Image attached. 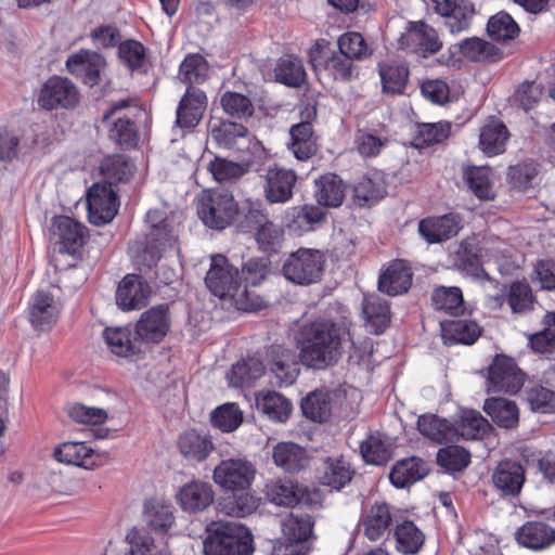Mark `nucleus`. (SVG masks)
I'll return each mask as SVG.
<instances>
[{
  "label": "nucleus",
  "mask_w": 555,
  "mask_h": 555,
  "mask_svg": "<svg viewBox=\"0 0 555 555\" xmlns=\"http://www.w3.org/2000/svg\"><path fill=\"white\" fill-rule=\"evenodd\" d=\"M489 428V422L474 410L463 411L459 418L452 423L454 441L481 439Z\"/></svg>",
  "instance_id": "27"
},
{
  "label": "nucleus",
  "mask_w": 555,
  "mask_h": 555,
  "mask_svg": "<svg viewBox=\"0 0 555 555\" xmlns=\"http://www.w3.org/2000/svg\"><path fill=\"white\" fill-rule=\"evenodd\" d=\"M391 522L390 506L386 503H376L362 519L363 533L369 540L377 541L387 532Z\"/></svg>",
  "instance_id": "31"
},
{
  "label": "nucleus",
  "mask_w": 555,
  "mask_h": 555,
  "mask_svg": "<svg viewBox=\"0 0 555 555\" xmlns=\"http://www.w3.org/2000/svg\"><path fill=\"white\" fill-rule=\"evenodd\" d=\"M258 411L273 422L285 423L293 410L292 402L276 391H260L256 395Z\"/></svg>",
  "instance_id": "28"
},
{
  "label": "nucleus",
  "mask_w": 555,
  "mask_h": 555,
  "mask_svg": "<svg viewBox=\"0 0 555 555\" xmlns=\"http://www.w3.org/2000/svg\"><path fill=\"white\" fill-rule=\"evenodd\" d=\"M266 495L275 505L293 507L304 495L302 490L291 479L272 480L266 485Z\"/></svg>",
  "instance_id": "36"
},
{
  "label": "nucleus",
  "mask_w": 555,
  "mask_h": 555,
  "mask_svg": "<svg viewBox=\"0 0 555 555\" xmlns=\"http://www.w3.org/2000/svg\"><path fill=\"white\" fill-rule=\"evenodd\" d=\"M442 338L446 343L470 345L480 335L479 325L468 319H451L440 322Z\"/></svg>",
  "instance_id": "30"
},
{
  "label": "nucleus",
  "mask_w": 555,
  "mask_h": 555,
  "mask_svg": "<svg viewBox=\"0 0 555 555\" xmlns=\"http://www.w3.org/2000/svg\"><path fill=\"white\" fill-rule=\"evenodd\" d=\"M134 165L125 155H111L100 165V173L107 186L128 182L134 173Z\"/></svg>",
  "instance_id": "34"
},
{
  "label": "nucleus",
  "mask_w": 555,
  "mask_h": 555,
  "mask_svg": "<svg viewBox=\"0 0 555 555\" xmlns=\"http://www.w3.org/2000/svg\"><path fill=\"white\" fill-rule=\"evenodd\" d=\"M54 457L62 463L93 469L103 465L108 455L106 452H96L85 442L67 441L55 448Z\"/></svg>",
  "instance_id": "13"
},
{
  "label": "nucleus",
  "mask_w": 555,
  "mask_h": 555,
  "mask_svg": "<svg viewBox=\"0 0 555 555\" xmlns=\"http://www.w3.org/2000/svg\"><path fill=\"white\" fill-rule=\"evenodd\" d=\"M207 107L206 94L189 87L177 108L176 124L180 128H194L198 125Z\"/></svg>",
  "instance_id": "19"
},
{
  "label": "nucleus",
  "mask_w": 555,
  "mask_h": 555,
  "mask_svg": "<svg viewBox=\"0 0 555 555\" xmlns=\"http://www.w3.org/2000/svg\"><path fill=\"white\" fill-rule=\"evenodd\" d=\"M210 420L215 427L230 433L242 424L243 414L235 403H227L212 411Z\"/></svg>",
  "instance_id": "63"
},
{
  "label": "nucleus",
  "mask_w": 555,
  "mask_h": 555,
  "mask_svg": "<svg viewBox=\"0 0 555 555\" xmlns=\"http://www.w3.org/2000/svg\"><path fill=\"white\" fill-rule=\"evenodd\" d=\"M178 448L186 460L202 462L214 450V444L208 435L189 430L179 437Z\"/></svg>",
  "instance_id": "32"
},
{
  "label": "nucleus",
  "mask_w": 555,
  "mask_h": 555,
  "mask_svg": "<svg viewBox=\"0 0 555 555\" xmlns=\"http://www.w3.org/2000/svg\"><path fill=\"white\" fill-rule=\"evenodd\" d=\"M144 517L152 530L162 533L167 532L175 522L172 506L157 500L145 503Z\"/></svg>",
  "instance_id": "48"
},
{
  "label": "nucleus",
  "mask_w": 555,
  "mask_h": 555,
  "mask_svg": "<svg viewBox=\"0 0 555 555\" xmlns=\"http://www.w3.org/2000/svg\"><path fill=\"white\" fill-rule=\"evenodd\" d=\"M492 482L495 489L504 496H516L525 483L524 466L511 460L500 462L492 473Z\"/></svg>",
  "instance_id": "18"
},
{
  "label": "nucleus",
  "mask_w": 555,
  "mask_h": 555,
  "mask_svg": "<svg viewBox=\"0 0 555 555\" xmlns=\"http://www.w3.org/2000/svg\"><path fill=\"white\" fill-rule=\"evenodd\" d=\"M258 508V499L250 493L231 494L222 498L217 505L220 514L230 517H246Z\"/></svg>",
  "instance_id": "44"
},
{
  "label": "nucleus",
  "mask_w": 555,
  "mask_h": 555,
  "mask_svg": "<svg viewBox=\"0 0 555 555\" xmlns=\"http://www.w3.org/2000/svg\"><path fill=\"white\" fill-rule=\"evenodd\" d=\"M379 75L384 92L401 93L405 87L409 70L403 65L382 64L379 65Z\"/></svg>",
  "instance_id": "57"
},
{
  "label": "nucleus",
  "mask_w": 555,
  "mask_h": 555,
  "mask_svg": "<svg viewBox=\"0 0 555 555\" xmlns=\"http://www.w3.org/2000/svg\"><path fill=\"white\" fill-rule=\"evenodd\" d=\"M247 129L233 121H221L211 129V138L224 149L240 150V142L246 140Z\"/></svg>",
  "instance_id": "52"
},
{
  "label": "nucleus",
  "mask_w": 555,
  "mask_h": 555,
  "mask_svg": "<svg viewBox=\"0 0 555 555\" xmlns=\"http://www.w3.org/2000/svg\"><path fill=\"white\" fill-rule=\"evenodd\" d=\"M38 102L46 109L73 108L79 102V92L69 79L55 76L46 81Z\"/></svg>",
  "instance_id": "12"
},
{
  "label": "nucleus",
  "mask_w": 555,
  "mask_h": 555,
  "mask_svg": "<svg viewBox=\"0 0 555 555\" xmlns=\"http://www.w3.org/2000/svg\"><path fill=\"white\" fill-rule=\"evenodd\" d=\"M462 228V218L456 214L423 219L418 224L421 235L428 243H440L455 236Z\"/></svg>",
  "instance_id": "21"
},
{
  "label": "nucleus",
  "mask_w": 555,
  "mask_h": 555,
  "mask_svg": "<svg viewBox=\"0 0 555 555\" xmlns=\"http://www.w3.org/2000/svg\"><path fill=\"white\" fill-rule=\"evenodd\" d=\"M487 31L488 35L496 41H508L515 39L520 29L509 14L499 12L490 17L487 24Z\"/></svg>",
  "instance_id": "55"
},
{
  "label": "nucleus",
  "mask_w": 555,
  "mask_h": 555,
  "mask_svg": "<svg viewBox=\"0 0 555 555\" xmlns=\"http://www.w3.org/2000/svg\"><path fill=\"white\" fill-rule=\"evenodd\" d=\"M205 555H251L254 538L249 529L233 521H211L203 542Z\"/></svg>",
  "instance_id": "2"
},
{
  "label": "nucleus",
  "mask_w": 555,
  "mask_h": 555,
  "mask_svg": "<svg viewBox=\"0 0 555 555\" xmlns=\"http://www.w3.org/2000/svg\"><path fill=\"white\" fill-rule=\"evenodd\" d=\"M151 294L146 282L135 274L126 275L116 292V302L122 310H134L144 307Z\"/></svg>",
  "instance_id": "20"
},
{
  "label": "nucleus",
  "mask_w": 555,
  "mask_h": 555,
  "mask_svg": "<svg viewBox=\"0 0 555 555\" xmlns=\"http://www.w3.org/2000/svg\"><path fill=\"white\" fill-rule=\"evenodd\" d=\"M544 330L532 334L529 343L538 353H552L555 350V313L545 315Z\"/></svg>",
  "instance_id": "64"
},
{
  "label": "nucleus",
  "mask_w": 555,
  "mask_h": 555,
  "mask_svg": "<svg viewBox=\"0 0 555 555\" xmlns=\"http://www.w3.org/2000/svg\"><path fill=\"white\" fill-rule=\"evenodd\" d=\"M66 67L72 75L81 79L83 83L93 87L99 83L106 67V61L94 51L80 50L67 59Z\"/></svg>",
  "instance_id": "14"
},
{
  "label": "nucleus",
  "mask_w": 555,
  "mask_h": 555,
  "mask_svg": "<svg viewBox=\"0 0 555 555\" xmlns=\"http://www.w3.org/2000/svg\"><path fill=\"white\" fill-rule=\"evenodd\" d=\"M361 454L365 462L382 465L391 457L390 444L379 435H371L361 443Z\"/></svg>",
  "instance_id": "60"
},
{
  "label": "nucleus",
  "mask_w": 555,
  "mask_h": 555,
  "mask_svg": "<svg viewBox=\"0 0 555 555\" xmlns=\"http://www.w3.org/2000/svg\"><path fill=\"white\" fill-rule=\"evenodd\" d=\"M214 498L211 485L199 480L184 485L177 494L179 504L186 512L206 509L214 502Z\"/></svg>",
  "instance_id": "23"
},
{
  "label": "nucleus",
  "mask_w": 555,
  "mask_h": 555,
  "mask_svg": "<svg viewBox=\"0 0 555 555\" xmlns=\"http://www.w3.org/2000/svg\"><path fill=\"white\" fill-rule=\"evenodd\" d=\"M263 373L264 365L261 360L251 357L232 365L231 370L227 373V378L232 387H245L262 376Z\"/></svg>",
  "instance_id": "43"
},
{
  "label": "nucleus",
  "mask_w": 555,
  "mask_h": 555,
  "mask_svg": "<svg viewBox=\"0 0 555 555\" xmlns=\"http://www.w3.org/2000/svg\"><path fill=\"white\" fill-rule=\"evenodd\" d=\"M116 192L105 183H94L87 193L88 216L91 223L111 222L117 214Z\"/></svg>",
  "instance_id": "11"
},
{
  "label": "nucleus",
  "mask_w": 555,
  "mask_h": 555,
  "mask_svg": "<svg viewBox=\"0 0 555 555\" xmlns=\"http://www.w3.org/2000/svg\"><path fill=\"white\" fill-rule=\"evenodd\" d=\"M291 137L289 149L297 159L306 160L317 153V142L310 122L294 125L291 128Z\"/></svg>",
  "instance_id": "37"
},
{
  "label": "nucleus",
  "mask_w": 555,
  "mask_h": 555,
  "mask_svg": "<svg viewBox=\"0 0 555 555\" xmlns=\"http://www.w3.org/2000/svg\"><path fill=\"white\" fill-rule=\"evenodd\" d=\"M263 178V193L269 203L283 204L293 197L297 181L295 171L274 166L268 168Z\"/></svg>",
  "instance_id": "15"
},
{
  "label": "nucleus",
  "mask_w": 555,
  "mask_h": 555,
  "mask_svg": "<svg viewBox=\"0 0 555 555\" xmlns=\"http://www.w3.org/2000/svg\"><path fill=\"white\" fill-rule=\"evenodd\" d=\"M324 266L325 259L320 250L299 248L285 259L282 273L289 282L308 286L321 280Z\"/></svg>",
  "instance_id": "4"
},
{
  "label": "nucleus",
  "mask_w": 555,
  "mask_h": 555,
  "mask_svg": "<svg viewBox=\"0 0 555 555\" xmlns=\"http://www.w3.org/2000/svg\"><path fill=\"white\" fill-rule=\"evenodd\" d=\"M103 336L112 353L118 357H129L135 352L129 328L107 327L104 330Z\"/></svg>",
  "instance_id": "56"
},
{
  "label": "nucleus",
  "mask_w": 555,
  "mask_h": 555,
  "mask_svg": "<svg viewBox=\"0 0 555 555\" xmlns=\"http://www.w3.org/2000/svg\"><path fill=\"white\" fill-rule=\"evenodd\" d=\"M60 310L55 296L50 291L39 289L29 301V322L36 330L50 328L56 323Z\"/></svg>",
  "instance_id": "16"
},
{
  "label": "nucleus",
  "mask_w": 555,
  "mask_h": 555,
  "mask_svg": "<svg viewBox=\"0 0 555 555\" xmlns=\"http://www.w3.org/2000/svg\"><path fill=\"white\" fill-rule=\"evenodd\" d=\"M347 341H351V323L346 319L305 324L299 340L300 361L307 367L325 370L340 360Z\"/></svg>",
  "instance_id": "1"
},
{
  "label": "nucleus",
  "mask_w": 555,
  "mask_h": 555,
  "mask_svg": "<svg viewBox=\"0 0 555 555\" xmlns=\"http://www.w3.org/2000/svg\"><path fill=\"white\" fill-rule=\"evenodd\" d=\"M431 300L437 310L453 317H459L465 311L463 294L459 287H437L433 293Z\"/></svg>",
  "instance_id": "50"
},
{
  "label": "nucleus",
  "mask_w": 555,
  "mask_h": 555,
  "mask_svg": "<svg viewBox=\"0 0 555 555\" xmlns=\"http://www.w3.org/2000/svg\"><path fill=\"white\" fill-rule=\"evenodd\" d=\"M386 194V186L378 172L363 177L354 186V201L358 205H372Z\"/></svg>",
  "instance_id": "47"
},
{
  "label": "nucleus",
  "mask_w": 555,
  "mask_h": 555,
  "mask_svg": "<svg viewBox=\"0 0 555 555\" xmlns=\"http://www.w3.org/2000/svg\"><path fill=\"white\" fill-rule=\"evenodd\" d=\"M352 474L349 463L343 459H327L319 479L322 485L339 490L351 481Z\"/></svg>",
  "instance_id": "41"
},
{
  "label": "nucleus",
  "mask_w": 555,
  "mask_h": 555,
  "mask_svg": "<svg viewBox=\"0 0 555 555\" xmlns=\"http://www.w3.org/2000/svg\"><path fill=\"white\" fill-rule=\"evenodd\" d=\"M255 476L256 467L243 457L223 460L212 473L215 483L228 491H243L249 488Z\"/></svg>",
  "instance_id": "6"
},
{
  "label": "nucleus",
  "mask_w": 555,
  "mask_h": 555,
  "mask_svg": "<svg viewBox=\"0 0 555 555\" xmlns=\"http://www.w3.org/2000/svg\"><path fill=\"white\" fill-rule=\"evenodd\" d=\"M427 474V467L417 457L398 462L390 472L389 478L397 488H404L422 479Z\"/></svg>",
  "instance_id": "39"
},
{
  "label": "nucleus",
  "mask_w": 555,
  "mask_h": 555,
  "mask_svg": "<svg viewBox=\"0 0 555 555\" xmlns=\"http://www.w3.org/2000/svg\"><path fill=\"white\" fill-rule=\"evenodd\" d=\"M325 217L326 211L315 205L292 207L286 212L287 225L304 231L312 230L313 225L322 223Z\"/></svg>",
  "instance_id": "45"
},
{
  "label": "nucleus",
  "mask_w": 555,
  "mask_h": 555,
  "mask_svg": "<svg viewBox=\"0 0 555 555\" xmlns=\"http://www.w3.org/2000/svg\"><path fill=\"white\" fill-rule=\"evenodd\" d=\"M362 311L370 333L379 335L390 322V308L386 300L377 295H367L363 299Z\"/></svg>",
  "instance_id": "25"
},
{
  "label": "nucleus",
  "mask_w": 555,
  "mask_h": 555,
  "mask_svg": "<svg viewBox=\"0 0 555 555\" xmlns=\"http://www.w3.org/2000/svg\"><path fill=\"white\" fill-rule=\"evenodd\" d=\"M480 249L476 236L467 237L462 241L456 251L457 267L474 278H481L485 270L480 261Z\"/></svg>",
  "instance_id": "40"
},
{
  "label": "nucleus",
  "mask_w": 555,
  "mask_h": 555,
  "mask_svg": "<svg viewBox=\"0 0 555 555\" xmlns=\"http://www.w3.org/2000/svg\"><path fill=\"white\" fill-rule=\"evenodd\" d=\"M272 457L276 466L288 473L299 472L309 463L306 450L294 442H280L275 444Z\"/></svg>",
  "instance_id": "29"
},
{
  "label": "nucleus",
  "mask_w": 555,
  "mask_h": 555,
  "mask_svg": "<svg viewBox=\"0 0 555 555\" xmlns=\"http://www.w3.org/2000/svg\"><path fill=\"white\" fill-rule=\"evenodd\" d=\"M507 139L506 126L498 119H490L480 129L479 146L489 156L498 155L504 152Z\"/></svg>",
  "instance_id": "35"
},
{
  "label": "nucleus",
  "mask_w": 555,
  "mask_h": 555,
  "mask_svg": "<svg viewBox=\"0 0 555 555\" xmlns=\"http://www.w3.org/2000/svg\"><path fill=\"white\" fill-rule=\"evenodd\" d=\"M314 197L319 205L325 207H338L345 198V185L343 180L334 175L327 173L314 181Z\"/></svg>",
  "instance_id": "33"
},
{
  "label": "nucleus",
  "mask_w": 555,
  "mask_h": 555,
  "mask_svg": "<svg viewBox=\"0 0 555 555\" xmlns=\"http://www.w3.org/2000/svg\"><path fill=\"white\" fill-rule=\"evenodd\" d=\"M267 365L278 386H289L299 374L298 354L292 348L272 345L266 352Z\"/></svg>",
  "instance_id": "10"
},
{
  "label": "nucleus",
  "mask_w": 555,
  "mask_h": 555,
  "mask_svg": "<svg viewBox=\"0 0 555 555\" xmlns=\"http://www.w3.org/2000/svg\"><path fill=\"white\" fill-rule=\"evenodd\" d=\"M412 284V272L410 267L402 260L393 261L380 274L378 289L389 296L401 295Z\"/></svg>",
  "instance_id": "24"
},
{
  "label": "nucleus",
  "mask_w": 555,
  "mask_h": 555,
  "mask_svg": "<svg viewBox=\"0 0 555 555\" xmlns=\"http://www.w3.org/2000/svg\"><path fill=\"white\" fill-rule=\"evenodd\" d=\"M459 48L465 57L473 61L496 62L502 57V52L494 44L478 37L461 41Z\"/></svg>",
  "instance_id": "51"
},
{
  "label": "nucleus",
  "mask_w": 555,
  "mask_h": 555,
  "mask_svg": "<svg viewBox=\"0 0 555 555\" xmlns=\"http://www.w3.org/2000/svg\"><path fill=\"white\" fill-rule=\"evenodd\" d=\"M208 170L219 183L235 182L246 172L242 165L221 157H215L208 164Z\"/></svg>",
  "instance_id": "62"
},
{
  "label": "nucleus",
  "mask_w": 555,
  "mask_h": 555,
  "mask_svg": "<svg viewBox=\"0 0 555 555\" xmlns=\"http://www.w3.org/2000/svg\"><path fill=\"white\" fill-rule=\"evenodd\" d=\"M126 541L130 545L127 555H166L159 548L154 539L144 530L132 528L126 535Z\"/></svg>",
  "instance_id": "61"
},
{
  "label": "nucleus",
  "mask_w": 555,
  "mask_h": 555,
  "mask_svg": "<svg viewBox=\"0 0 555 555\" xmlns=\"http://www.w3.org/2000/svg\"><path fill=\"white\" fill-rule=\"evenodd\" d=\"M464 178L472 192L481 201H491L495 197L491 169L486 166L468 167Z\"/></svg>",
  "instance_id": "38"
},
{
  "label": "nucleus",
  "mask_w": 555,
  "mask_h": 555,
  "mask_svg": "<svg viewBox=\"0 0 555 555\" xmlns=\"http://www.w3.org/2000/svg\"><path fill=\"white\" fill-rule=\"evenodd\" d=\"M397 550L403 554H415L424 543V534L412 521H403L395 530Z\"/></svg>",
  "instance_id": "54"
},
{
  "label": "nucleus",
  "mask_w": 555,
  "mask_h": 555,
  "mask_svg": "<svg viewBox=\"0 0 555 555\" xmlns=\"http://www.w3.org/2000/svg\"><path fill=\"white\" fill-rule=\"evenodd\" d=\"M170 327L168 308L157 306L145 311L135 325L137 336L146 343H159Z\"/></svg>",
  "instance_id": "17"
},
{
  "label": "nucleus",
  "mask_w": 555,
  "mask_h": 555,
  "mask_svg": "<svg viewBox=\"0 0 555 555\" xmlns=\"http://www.w3.org/2000/svg\"><path fill=\"white\" fill-rule=\"evenodd\" d=\"M54 235L57 236L62 250L75 255L83 246L87 229L78 221L60 216L53 222Z\"/></svg>",
  "instance_id": "22"
},
{
  "label": "nucleus",
  "mask_w": 555,
  "mask_h": 555,
  "mask_svg": "<svg viewBox=\"0 0 555 555\" xmlns=\"http://www.w3.org/2000/svg\"><path fill=\"white\" fill-rule=\"evenodd\" d=\"M483 410L501 427L513 428L518 423L517 405L505 398L487 399Z\"/></svg>",
  "instance_id": "42"
},
{
  "label": "nucleus",
  "mask_w": 555,
  "mask_h": 555,
  "mask_svg": "<svg viewBox=\"0 0 555 555\" xmlns=\"http://www.w3.org/2000/svg\"><path fill=\"white\" fill-rule=\"evenodd\" d=\"M474 14V4L467 1H461L453 5L450 12L442 17H444V25L451 34H460L468 29Z\"/></svg>",
  "instance_id": "59"
},
{
  "label": "nucleus",
  "mask_w": 555,
  "mask_h": 555,
  "mask_svg": "<svg viewBox=\"0 0 555 555\" xmlns=\"http://www.w3.org/2000/svg\"><path fill=\"white\" fill-rule=\"evenodd\" d=\"M274 74L276 81L288 87H299L306 78V72L301 60L286 56L279 60Z\"/></svg>",
  "instance_id": "53"
},
{
  "label": "nucleus",
  "mask_w": 555,
  "mask_h": 555,
  "mask_svg": "<svg viewBox=\"0 0 555 555\" xmlns=\"http://www.w3.org/2000/svg\"><path fill=\"white\" fill-rule=\"evenodd\" d=\"M525 383V374L514 359L496 356L488 370L487 391L516 393Z\"/></svg>",
  "instance_id": "7"
},
{
  "label": "nucleus",
  "mask_w": 555,
  "mask_h": 555,
  "mask_svg": "<svg viewBox=\"0 0 555 555\" xmlns=\"http://www.w3.org/2000/svg\"><path fill=\"white\" fill-rule=\"evenodd\" d=\"M196 209L205 225L215 230H223L237 216L238 204L231 192L222 189H208L197 195Z\"/></svg>",
  "instance_id": "3"
},
{
  "label": "nucleus",
  "mask_w": 555,
  "mask_h": 555,
  "mask_svg": "<svg viewBox=\"0 0 555 555\" xmlns=\"http://www.w3.org/2000/svg\"><path fill=\"white\" fill-rule=\"evenodd\" d=\"M209 73V65L206 59L199 53L188 54L180 64L178 78L181 82L193 87L204 82Z\"/></svg>",
  "instance_id": "49"
},
{
  "label": "nucleus",
  "mask_w": 555,
  "mask_h": 555,
  "mask_svg": "<svg viewBox=\"0 0 555 555\" xmlns=\"http://www.w3.org/2000/svg\"><path fill=\"white\" fill-rule=\"evenodd\" d=\"M417 427L423 436L437 443L454 441L452 423L444 418H439L436 415H422L418 417Z\"/></svg>",
  "instance_id": "46"
},
{
  "label": "nucleus",
  "mask_w": 555,
  "mask_h": 555,
  "mask_svg": "<svg viewBox=\"0 0 555 555\" xmlns=\"http://www.w3.org/2000/svg\"><path fill=\"white\" fill-rule=\"evenodd\" d=\"M313 520L308 514H289L282 521V555H307L309 540L313 535Z\"/></svg>",
  "instance_id": "5"
},
{
  "label": "nucleus",
  "mask_w": 555,
  "mask_h": 555,
  "mask_svg": "<svg viewBox=\"0 0 555 555\" xmlns=\"http://www.w3.org/2000/svg\"><path fill=\"white\" fill-rule=\"evenodd\" d=\"M519 544L531 550H542L555 542V530L542 521H528L516 533Z\"/></svg>",
  "instance_id": "26"
},
{
  "label": "nucleus",
  "mask_w": 555,
  "mask_h": 555,
  "mask_svg": "<svg viewBox=\"0 0 555 555\" xmlns=\"http://www.w3.org/2000/svg\"><path fill=\"white\" fill-rule=\"evenodd\" d=\"M205 283L215 296L227 298L240 291L241 279L238 270L224 256L215 255L211 257Z\"/></svg>",
  "instance_id": "9"
},
{
  "label": "nucleus",
  "mask_w": 555,
  "mask_h": 555,
  "mask_svg": "<svg viewBox=\"0 0 555 555\" xmlns=\"http://www.w3.org/2000/svg\"><path fill=\"white\" fill-rule=\"evenodd\" d=\"M301 410L307 418L323 423L327 421L331 415L330 398L323 392H312L302 399Z\"/></svg>",
  "instance_id": "58"
},
{
  "label": "nucleus",
  "mask_w": 555,
  "mask_h": 555,
  "mask_svg": "<svg viewBox=\"0 0 555 555\" xmlns=\"http://www.w3.org/2000/svg\"><path fill=\"white\" fill-rule=\"evenodd\" d=\"M145 221L150 225V231L147 233L149 248L145 250L144 260L151 268L159 259L160 250L173 245L176 235L173 228L167 222L166 212L163 209H150Z\"/></svg>",
  "instance_id": "8"
}]
</instances>
